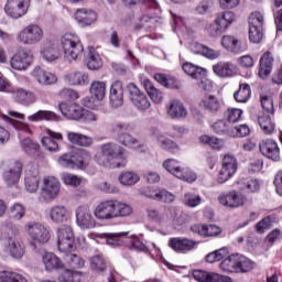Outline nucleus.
Returning a JSON list of instances; mask_svg holds the SVG:
<instances>
[{
    "instance_id": "nucleus-1",
    "label": "nucleus",
    "mask_w": 282,
    "mask_h": 282,
    "mask_svg": "<svg viewBox=\"0 0 282 282\" xmlns=\"http://www.w3.org/2000/svg\"><path fill=\"white\" fill-rule=\"evenodd\" d=\"M132 213L131 205L116 199L100 202L94 209V216L98 221H111L118 217H129Z\"/></svg>"
},
{
    "instance_id": "nucleus-2",
    "label": "nucleus",
    "mask_w": 282,
    "mask_h": 282,
    "mask_svg": "<svg viewBox=\"0 0 282 282\" xmlns=\"http://www.w3.org/2000/svg\"><path fill=\"white\" fill-rule=\"evenodd\" d=\"M95 160L99 166L120 169L127 166V150L116 143H106L100 147Z\"/></svg>"
},
{
    "instance_id": "nucleus-3",
    "label": "nucleus",
    "mask_w": 282,
    "mask_h": 282,
    "mask_svg": "<svg viewBox=\"0 0 282 282\" xmlns=\"http://www.w3.org/2000/svg\"><path fill=\"white\" fill-rule=\"evenodd\" d=\"M2 248L13 259H21L25 254V245L17 237L14 230L6 228L1 235Z\"/></svg>"
},
{
    "instance_id": "nucleus-4",
    "label": "nucleus",
    "mask_w": 282,
    "mask_h": 282,
    "mask_svg": "<svg viewBox=\"0 0 282 282\" xmlns=\"http://www.w3.org/2000/svg\"><path fill=\"white\" fill-rule=\"evenodd\" d=\"M61 46L65 58L68 61H78L83 56V52H85L80 37L74 33L64 34L61 37Z\"/></svg>"
},
{
    "instance_id": "nucleus-5",
    "label": "nucleus",
    "mask_w": 282,
    "mask_h": 282,
    "mask_svg": "<svg viewBox=\"0 0 282 282\" xmlns=\"http://www.w3.org/2000/svg\"><path fill=\"white\" fill-rule=\"evenodd\" d=\"M235 13L232 11H226L218 14L214 22L207 25V34H209L212 39H219V36L235 23Z\"/></svg>"
},
{
    "instance_id": "nucleus-6",
    "label": "nucleus",
    "mask_w": 282,
    "mask_h": 282,
    "mask_svg": "<svg viewBox=\"0 0 282 282\" xmlns=\"http://www.w3.org/2000/svg\"><path fill=\"white\" fill-rule=\"evenodd\" d=\"M24 231L29 235L32 243H39L40 246L47 243L52 239L50 229L39 221L26 223L24 225Z\"/></svg>"
},
{
    "instance_id": "nucleus-7",
    "label": "nucleus",
    "mask_w": 282,
    "mask_h": 282,
    "mask_svg": "<svg viewBox=\"0 0 282 282\" xmlns=\"http://www.w3.org/2000/svg\"><path fill=\"white\" fill-rule=\"evenodd\" d=\"M57 248L59 252H74L76 250V237L74 228L69 225H62L56 230Z\"/></svg>"
},
{
    "instance_id": "nucleus-8",
    "label": "nucleus",
    "mask_w": 282,
    "mask_h": 282,
    "mask_svg": "<svg viewBox=\"0 0 282 282\" xmlns=\"http://www.w3.org/2000/svg\"><path fill=\"white\" fill-rule=\"evenodd\" d=\"M43 29L40 25L29 24L17 34V41L21 45H36L43 41Z\"/></svg>"
},
{
    "instance_id": "nucleus-9",
    "label": "nucleus",
    "mask_w": 282,
    "mask_h": 282,
    "mask_svg": "<svg viewBox=\"0 0 282 282\" xmlns=\"http://www.w3.org/2000/svg\"><path fill=\"white\" fill-rule=\"evenodd\" d=\"M89 158L87 151L66 153L57 159V163L64 169H85L89 164Z\"/></svg>"
},
{
    "instance_id": "nucleus-10",
    "label": "nucleus",
    "mask_w": 282,
    "mask_h": 282,
    "mask_svg": "<svg viewBox=\"0 0 282 282\" xmlns=\"http://www.w3.org/2000/svg\"><path fill=\"white\" fill-rule=\"evenodd\" d=\"M58 195H61V181L56 176H44L41 185V199L54 202Z\"/></svg>"
},
{
    "instance_id": "nucleus-11",
    "label": "nucleus",
    "mask_w": 282,
    "mask_h": 282,
    "mask_svg": "<svg viewBox=\"0 0 282 282\" xmlns=\"http://www.w3.org/2000/svg\"><path fill=\"white\" fill-rule=\"evenodd\" d=\"M218 202L226 208H241L248 202V198L240 192L232 189L219 194Z\"/></svg>"
},
{
    "instance_id": "nucleus-12",
    "label": "nucleus",
    "mask_w": 282,
    "mask_h": 282,
    "mask_svg": "<svg viewBox=\"0 0 282 282\" xmlns=\"http://www.w3.org/2000/svg\"><path fill=\"white\" fill-rule=\"evenodd\" d=\"M34 62V53L30 48H20L11 58L12 69L18 72H25L30 65Z\"/></svg>"
},
{
    "instance_id": "nucleus-13",
    "label": "nucleus",
    "mask_w": 282,
    "mask_h": 282,
    "mask_svg": "<svg viewBox=\"0 0 282 282\" xmlns=\"http://www.w3.org/2000/svg\"><path fill=\"white\" fill-rule=\"evenodd\" d=\"M76 226L80 230H91L96 226V218L91 214V209L87 205H82L75 210Z\"/></svg>"
},
{
    "instance_id": "nucleus-14",
    "label": "nucleus",
    "mask_w": 282,
    "mask_h": 282,
    "mask_svg": "<svg viewBox=\"0 0 282 282\" xmlns=\"http://www.w3.org/2000/svg\"><path fill=\"white\" fill-rule=\"evenodd\" d=\"M238 163L237 158L232 154H226L223 159L221 169L218 174V183L225 184V182H228L235 173H237Z\"/></svg>"
},
{
    "instance_id": "nucleus-15",
    "label": "nucleus",
    "mask_w": 282,
    "mask_h": 282,
    "mask_svg": "<svg viewBox=\"0 0 282 282\" xmlns=\"http://www.w3.org/2000/svg\"><path fill=\"white\" fill-rule=\"evenodd\" d=\"M30 0H8L4 6V12L11 19H21L28 14Z\"/></svg>"
},
{
    "instance_id": "nucleus-16",
    "label": "nucleus",
    "mask_w": 282,
    "mask_h": 282,
    "mask_svg": "<svg viewBox=\"0 0 282 282\" xmlns=\"http://www.w3.org/2000/svg\"><path fill=\"white\" fill-rule=\"evenodd\" d=\"M127 89L130 94V100L132 105L140 111H145V109L151 108V101L149 100V97H147L144 93L140 91L135 84H128Z\"/></svg>"
},
{
    "instance_id": "nucleus-17",
    "label": "nucleus",
    "mask_w": 282,
    "mask_h": 282,
    "mask_svg": "<svg viewBox=\"0 0 282 282\" xmlns=\"http://www.w3.org/2000/svg\"><path fill=\"white\" fill-rule=\"evenodd\" d=\"M47 217L53 224H67L72 219V213L65 205H53L47 212Z\"/></svg>"
},
{
    "instance_id": "nucleus-18",
    "label": "nucleus",
    "mask_w": 282,
    "mask_h": 282,
    "mask_svg": "<svg viewBox=\"0 0 282 282\" xmlns=\"http://www.w3.org/2000/svg\"><path fill=\"white\" fill-rule=\"evenodd\" d=\"M115 133H118V142L123 144V147H128V149H138L140 143L135 138L131 137L129 133H123V131H129V124L127 123H116L113 126Z\"/></svg>"
},
{
    "instance_id": "nucleus-19",
    "label": "nucleus",
    "mask_w": 282,
    "mask_h": 282,
    "mask_svg": "<svg viewBox=\"0 0 282 282\" xmlns=\"http://www.w3.org/2000/svg\"><path fill=\"white\" fill-rule=\"evenodd\" d=\"M126 245L130 248V250H138L139 252H149L152 259L155 257H160V250L155 247V243H151V248L144 245L138 237L130 236L126 237Z\"/></svg>"
},
{
    "instance_id": "nucleus-20",
    "label": "nucleus",
    "mask_w": 282,
    "mask_h": 282,
    "mask_svg": "<svg viewBox=\"0 0 282 282\" xmlns=\"http://www.w3.org/2000/svg\"><path fill=\"white\" fill-rule=\"evenodd\" d=\"M22 172L23 164L19 161H15L3 171L2 177L8 186H14V184H19Z\"/></svg>"
},
{
    "instance_id": "nucleus-21",
    "label": "nucleus",
    "mask_w": 282,
    "mask_h": 282,
    "mask_svg": "<svg viewBox=\"0 0 282 282\" xmlns=\"http://www.w3.org/2000/svg\"><path fill=\"white\" fill-rule=\"evenodd\" d=\"M169 118L172 120H184L188 116V110L184 102L178 99H172L165 107Z\"/></svg>"
},
{
    "instance_id": "nucleus-22",
    "label": "nucleus",
    "mask_w": 282,
    "mask_h": 282,
    "mask_svg": "<svg viewBox=\"0 0 282 282\" xmlns=\"http://www.w3.org/2000/svg\"><path fill=\"white\" fill-rule=\"evenodd\" d=\"M262 155L273 160V162H279L281 160V150H279V144L272 139L262 140L259 144Z\"/></svg>"
},
{
    "instance_id": "nucleus-23",
    "label": "nucleus",
    "mask_w": 282,
    "mask_h": 282,
    "mask_svg": "<svg viewBox=\"0 0 282 282\" xmlns=\"http://www.w3.org/2000/svg\"><path fill=\"white\" fill-rule=\"evenodd\" d=\"M74 19L82 28H89L98 21V13L91 9L82 8L75 11Z\"/></svg>"
},
{
    "instance_id": "nucleus-24",
    "label": "nucleus",
    "mask_w": 282,
    "mask_h": 282,
    "mask_svg": "<svg viewBox=\"0 0 282 282\" xmlns=\"http://www.w3.org/2000/svg\"><path fill=\"white\" fill-rule=\"evenodd\" d=\"M274 67V54L272 52L267 51L262 54L259 61V72L258 76L262 80H265L268 76L272 74V68Z\"/></svg>"
},
{
    "instance_id": "nucleus-25",
    "label": "nucleus",
    "mask_w": 282,
    "mask_h": 282,
    "mask_svg": "<svg viewBox=\"0 0 282 282\" xmlns=\"http://www.w3.org/2000/svg\"><path fill=\"white\" fill-rule=\"evenodd\" d=\"M109 100L111 107L118 109L124 105V88L122 87V82L115 80L109 90Z\"/></svg>"
},
{
    "instance_id": "nucleus-26",
    "label": "nucleus",
    "mask_w": 282,
    "mask_h": 282,
    "mask_svg": "<svg viewBox=\"0 0 282 282\" xmlns=\"http://www.w3.org/2000/svg\"><path fill=\"white\" fill-rule=\"evenodd\" d=\"M193 278L198 282H232V278L204 270H194Z\"/></svg>"
},
{
    "instance_id": "nucleus-27",
    "label": "nucleus",
    "mask_w": 282,
    "mask_h": 282,
    "mask_svg": "<svg viewBox=\"0 0 282 282\" xmlns=\"http://www.w3.org/2000/svg\"><path fill=\"white\" fill-rule=\"evenodd\" d=\"M143 195L149 197V199H154L155 202H165V204L175 202V195L166 189L147 187L143 191Z\"/></svg>"
},
{
    "instance_id": "nucleus-28",
    "label": "nucleus",
    "mask_w": 282,
    "mask_h": 282,
    "mask_svg": "<svg viewBox=\"0 0 282 282\" xmlns=\"http://www.w3.org/2000/svg\"><path fill=\"white\" fill-rule=\"evenodd\" d=\"M57 140H63V134L61 132H55L50 129H46L44 132V137L41 140L42 147H44L46 151L56 153V151H59Z\"/></svg>"
},
{
    "instance_id": "nucleus-29",
    "label": "nucleus",
    "mask_w": 282,
    "mask_h": 282,
    "mask_svg": "<svg viewBox=\"0 0 282 282\" xmlns=\"http://www.w3.org/2000/svg\"><path fill=\"white\" fill-rule=\"evenodd\" d=\"M13 98L18 105H22V107H30L34 105L39 97L34 91L28 90L25 88H18L12 91Z\"/></svg>"
},
{
    "instance_id": "nucleus-30",
    "label": "nucleus",
    "mask_w": 282,
    "mask_h": 282,
    "mask_svg": "<svg viewBox=\"0 0 282 282\" xmlns=\"http://www.w3.org/2000/svg\"><path fill=\"white\" fill-rule=\"evenodd\" d=\"M31 76L39 83V85H55L58 83V77L55 74L45 70L41 66H35L31 73Z\"/></svg>"
},
{
    "instance_id": "nucleus-31",
    "label": "nucleus",
    "mask_w": 282,
    "mask_h": 282,
    "mask_svg": "<svg viewBox=\"0 0 282 282\" xmlns=\"http://www.w3.org/2000/svg\"><path fill=\"white\" fill-rule=\"evenodd\" d=\"M213 72L218 78H232L237 76V66L232 62H218L213 66Z\"/></svg>"
},
{
    "instance_id": "nucleus-32",
    "label": "nucleus",
    "mask_w": 282,
    "mask_h": 282,
    "mask_svg": "<svg viewBox=\"0 0 282 282\" xmlns=\"http://www.w3.org/2000/svg\"><path fill=\"white\" fill-rule=\"evenodd\" d=\"M39 169L29 166L25 171L24 188L26 193H36L39 191Z\"/></svg>"
},
{
    "instance_id": "nucleus-33",
    "label": "nucleus",
    "mask_w": 282,
    "mask_h": 282,
    "mask_svg": "<svg viewBox=\"0 0 282 282\" xmlns=\"http://www.w3.org/2000/svg\"><path fill=\"white\" fill-rule=\"evenodd\" d=\"M169 246L175 252H180L181 254H186V252H191V250L195 249L197 242L187 238H172L170 239Z\"/></svg>"
},
{
    "instance_id": "nucleus-34",
    "label": "nucleus",
    "mask_w": 282,
    "mask_h": 282,
    "mask_svg": "<svg viewBox=\"0 0 282 282\" xmlns=\"http://www.w3.org/2000/svg\"><path fill=\"white\" fill-rule=\"evenodd\" d=\"M59 111L64 118L68 120H82L85 108L76 104L67 105L62 102L58 105Z\"/></svg>"
},
{
    "instance_id": "nucleus-35",
    "label": "nucleus",
    "mask_w": 282,
    "mask_h": 282,
    "mask_svg": "<svg viewBox=\"0 0 282 282\" xmlns=\"http://www.w3.org/2000/svg\"><path fill=\"white\" fill-rule=\"evenodd\" d=\"M191 50L194 54L204 56V58H207L208 61H217V58L221 56V51L210 48L209 46L199 43L192 44Z\"/></svg>"
},
{
    "instance_id": "nucleus-36",
    "label": "nucleus",
    "mask_w": 282,
    "mask_h": 282,
    "mask_svg": "<svg viewBox=\"0 0 282 282\" xmlns=\"http://www.w3.org/2000/svg\"><path fill=\"white\" fill-rule=\"evenodd\" d=\"M64 82L73 87H85L89 85V75L83 72H70L64 76Z\"/></svg>"
},
{
    "instance_id": "nucleus-37",
    "label": "nucleus",
    "mask_w": 282,
    "mask_h": 282,
    "mask_svg": "<svg viewBox=\"0 0 282 282\" xmlns=\"http://www.w3.org/2000/svg\"><path fill=\"white\" fill-rule=\"evenodd\" d=\"M124 235L127 234H90V239H105L108 246H122L127 243Z\"/></svg>"
},
{
    "instance_id": "nucleus-38",
    "label": "nucleus",
    "mask_w": 282,
    "mask_h": 282,
    "mask_svg": "<svg viewBox=\"0 0 282 282\" xmlns=\"http://www.w3.org/2000/svg\"><path fill=\"white\" fill-rule=\"evenodd\" d=\"M41 56L47 63H54L61 58V51L58 50V45L54 42L44 43L41 50Z\"/></svg>"
},
{
    "instance_id": "nucleus-39",
    "label": "nucleus",
    "mask_w": 282,
    "mask_h": 282,
    "mask_svg": "<svg viewBox=\"0 0 282 282\" xmlns=\"http://www.w3.org/2000/svg\"><path fill=\"white\" fill-rule=\"evenodd\" d=\"M221 46L227 52H231V54H241L243 52V46L237 37L232 35H225L221 37Z\"/></svg>"
},
{
    "instance_id": "nucleus-40",
    "label": "nucleus",
    "mask_w": 282,
    "mask_h": 282,
    "mask_svg": "<svg viewBox=\"0 0 282 282\" xmlns=\"http://www.w3.org/2000/svg\"><path fill=\"white\" fill-rule=\"evenodd\" d=\"M42 263L47 272H54V270H62L63 268V261L53 252H45L42 257Z\"/></svg>"
},
{
    "instance_id": "nucleus-41",
    "label": "nucleus",
    "mask_w": 282,
    "mask_h": 282,
    "mask_svg": "<svg viewBox=\"0 0 282 282\" xmlns=\"http://www.w3.org/2000/svg\"><path fill=\"white\" fill-rule=\"evenodd\" d=\"M154 80L162 85L163 87H166L167 89H181L182 88V83L173 76L162 74V73H156L154 74Z\"/></svg>"
},
{
    "instance_id": "nucleus-42",
    "label": "nucleus",
    "mask_w": 282,
    "mask_h": 282,
    "mask_svg": "<svg viewBox=\"0 0 282 282\" xmlns=\"http://www.w3.org/2000/svg\"><path fill=\"white\" fill-rule=\"evenodd\" d=\"M67 140L70 144L76 147H91L94 144V139L83 133L67 131Z\"/></svg>"
},
{
    "instance_id": "nucleus-43",
    "label": "nucleus",
    "mask_w": 282,
    "mask_h": 282,
    "mask_svg": "<svg viewBox=\"0 0 282 282\" xmlns=\"http://www.w3.org/2000/svg\"><path fill=\"white\" fill-rule=\"evenodd\" d=\"M29 122H41L43 120H48L51 122H58L61 117H58L55 112L50 110H39L37 112L30 115L28 117Z\"/></svg>"
},
{
    "instance_id": "nucleus-44",
    "label": "nucleus",
    "mask_w": 282,
    "mask_h": 282,
    "mask_svg": "<svg viewBox=\"0 0 282 282\" xmlns=\"http://www.w3.org/2000/svg\"><path fill=\"white\" fill-rule=\"evenodd\" d=\"M90 95L98 102L105 100V96H107V83L100 80L93 82L90 85Z\"/></svg>"
},
{
    "instance_id": "nucleus-45",
    "label": "nucleus",
    "mask_w": 282,
    "mask_h": 282,
    "mask_svg": "<svg viewBox=\"0 0 282 282\" xmlns=\"http://www.w3.org/2000/svg\"><path fill=\"white\" fill-rule=\"evenodd\" d=\"M258 124L264 135H272L276 124L272 120V115H261L258 117Z\"/></svg>"
},
{
    "instance_id": "nucleus-46",
    "label": "nucleus",
    "mask_w": 282,
    "mask_h": 282,
    "mask_svg": "<svg viewBox=\"0 0 282 282\" xmlns=\"http://www.w3.org/2000/svg\"><path fill=\"white\" fill-rule=\"evenodd\" d=\"M88 69L95 72L96 69H100L102 67V57L98 54V51L93 46L88 47V56L86 59Z\"/></svg>"
},
{
    "instance_id": "nucleus-47",
    "label": "nucleus",
    "mask_w": 282,
    "mask_h": 282,
    "mask_svg": "<svg viewBox=\"0 0 282 282\" xmlns=\"http://www.w3.org/2000/svg\"><path fill=\"white\" fill-rule=\"evenodd\" d=\"M200 107L210 113H217V111L221 109V104L217 97L213 95H206L200 100Z\"/></svg>"
},
{
    "instance_id": "nucleus-48",
    "label": "nucleus",
    "mask_w": 282,
    "mask_h": 282,
    "mask_svg": "<svg viewBox=\"0 0 282 282\" xmlns=\"http://www.w3.org/2000/svg\"><path fill=\"white\" fill-rule=\"evenodd\" d=\"M143 87L148 94V96L151 98L152 101H154L156 105H160L162 100H164V96L162 95V91L158 89L151 80L145 79L143 80Z\"/></svg>"
},
{
    "instance_id": "nucleus-49",
    "label": "nucleus",
    "mask_w": 282,
    "mask_h": 282,
    "mask_svg": "<svg viewBox=\"0 0 282 282\" xmlns=\"http://www.w3.org/2000/svg\"><path fill=\"white\" fill-rule=\"evenodd\" d=\"M1 118L2 120H4V122H7V124H10L11 127H13L15 131H20V133H25L26 135H30L32 133V129H30V124L17 119H12L7 115H1Z\"/></svg>"
},
{
    "instance_id": "nucleus-50",
    "label": "nucleus",
    "mask_w": 282,
    "mask_h": 282,
    "mask_svg": "<svg viewBox=\"0 0 282 282\" xmlns=\"http://www.w3.org/2000/svg\"><path fill=\"white\" fill-rule=\"evenodd\" d=\"M159 147H161V149H165L166 151H171L172 153H177V151H180V148H177V144L173 141H171L170 139H167L166 137L160 134V132H158V130L154 131L153 133Z\"/></svg>"
},
{
    "instance_id": "nucleus-51",
    "label": "nucleus",
    "mask_w": 282,
    "mask_h": 282,
    "mask_svg": "<svg viewBox=\"0 0 282 282\" xmlns=\"http://www.w3.org/2000/svg\"><path fill=\"white\" fill-rule=\"evenodd\" d=\"M219 270H221V272H227L228 274L237 273V270H239V267L237 265V254H231L225 258L219 263Z\"/></svg>"
},
{
    "instance_id": "nucleus-52",
    "label": "nucleus",
    "mask_w": 282,
    "mask_h": 282,
    "mask_svg": "<svg viewBox=\"0 0 282 282\" xmlns=\"http://www.w3.org/2000/svg\"><path fill=\"white\" fill-rule=\"evenodd\" d=\"M212 129L218 135H229L230 138L232 126L226 119H220L212 124Z\"/></svg>"
},
{
    "instance_id": "nucleus-53",
    "label": "nucleus",
    "mask_w": 282,
    "mask_h": 282,
    "mask_svg": "<svg viewBox=\"0 0 282 282\" xmlns=\"http://www.w3.org/2000/svg\"><path fill=\"white\" fill-rule=\"evenodd\" d=\"M90 270L100 274V272H105L107 270V261L102 254L93 256L89 258Z\"/></svg>"
},
{
    "instance_id": "nucleus-54",
    "label": "nucleus",
    "mask_w": 282,
    "mask_h": 282,
    "mask_svg": "<svg viewBox=\"0 0 282 282\" xmlns=\"http://www.w3.org/2000/svg\"><path fill=\"white\" fill-rule=\"evenodd\" d=\"M182 69L187 76L197 80L199 76H204L206 68L194 65L193 63L186 62L183 64Z\"/></svg>"
},
{
    "instance_id": "nucleus-55",
    "label": "nucleus",
    "mask_w": 282,
    "mask_h": 282,
    "mask_svg": "<svg viewBox=\"0 0 282 282\" xmlns=\"http://www.w3.org/2000/svg\"><path fill=\"white\" fill-rule=\"evenodd\" d=\"M163 167L175 177H182V170L184 167H182L180 161H176L175 159H167L163 162Z\"/></svg>"
},
{
    "instance_id": "nucleus-56",
    "label": "nucleus",
    "mask_w": 282,
    "mask_h": 282,
    "mask_svg": "<svg viewBox=\"0 0 282 282\" xmlns=\"http://www.w3.org/2000/svg\"><path fill=\"white\" fill-rule=\"evenodd\" d=\"M250 96H252V90L248 84H240L239 89L234 94L236 102H246L250 100Z\"/></svg>"
},
{
    "instance_id": "nucleus-57",
    "label": "nucleus",
    "mask_w": 282,
    "mask_h": 282,
    "mask_svg": "<svg viewBox=\"0 0 282 282\" xmlns=\"http://www.w3.org/2000/svg\"><path fill=\"white\" fill-rule=\"evenodd\" d=\"M119 182L123 186H133L140 182V175L134 172H122L119 175Z\"/></svg>"
},
{
    "instance_id": "nucleus-58",
    "label": "nucleus",
    "mask_w": 282,
    "mask_h": 282,
    "mask_svg": "<svg viewBox=\"0 0 282 282\" xmlns=\"http://www.w3.org/2000/svg\"><path fill=\"white\" fill-rule=\"evenodd\" d=\"M83 279V273L80 271H73L66 269L59 276L58 281L61 282H80Z\"/></svg>"
},
{
    "instance_id": "nucleus-59",
    "label": "nucleus",
    "mask_w": 282,
    "mask_h": 282,
    "mask_svg": "<svg viewBox=\"0 0 282 282\" xmlns=\"http://www.w3.org/2000/svg\"><path fill=\"white\" fill-rule=\"evenodd\" d=\"M240 188L245 193H257L260 188L259 181L257 178H246L239 182Z\"/></svg>"
},
{
    "instance_id": "nucleus-60",
    "label": "nucleus",
    "mask_w": 282,
    "mask_h": 282,
    "mask_svg": "<svg viewBox=\"0 0 282 282\" xmlns=\"http://www.w3.org/2000/svg\"><path fill=\"white\" fill-rule=\"evenodd\" d=\"M243 116V110L239 108H229L224 112V118L232 126L235 122H239Z\"/></svg>"
},
{
    "instance_id": "nucleus-61",
    "label": "nucleus",
    "mask_w": 282,
    "mask_h": 282,
    "mask_svg": "<svg viewBox=\"0 0 282 282\" xmlns=\"http://www.w3.org/2000/svg\"><path fill=\"white\" fill-rule=\"evenodd\" d=\"M199 142H202L203 144H208L209 147H212V149L216 150L224 149L226 144V142L223 139L208 135H202L199 138Z\"/></svg>"
},
{
    "instance_id": "nucleus-62",
    "label": "nucleus",
    "mask_w": 282,
    "mask_h": 282,
    "mask_svg": "<svg viewBox=\"0 0 282 282\" xmlns=\"http://www.w3.org/2000/svg\"><path fill=\"white\" fill-rule=\"evenodd\" d=\"M10 215L15 221H21L25 217V205L15 203L10 207Z\"/></svg>"
},
{
    "instance_id": "nucleus-63",
    "label": "nucleus",
    "mask_w": 282,
    "mask_h": 282,
    "mask_svg": "<svg viewBox=\"0 0 282 282\" xmlns=\"http://www.w3.org/2000/svg\"><path fill=\"white\" fill-rule=\"evenodd\" d=\"M237 273L239 272H250V270H252V268H254V263H252L250 261V259L243 257V256H240V254H237Z\"/></svg>"
},
{
    "instance_id": "nucleus-64",
    "label": "nucleus",
    "mask_w": 282,
    "mask_h": 282,
    "mask_svg": "<svg viewBox=\"0 0 282 282\" xmlns=\"http://www.w3.org/2000/svg\"><path fill=\"white\" fill-rule=\"evenodd\" d=\"M2 274L7 282H28V278L19 272L2 271Z\"/></svg>"
}]
</instances>
